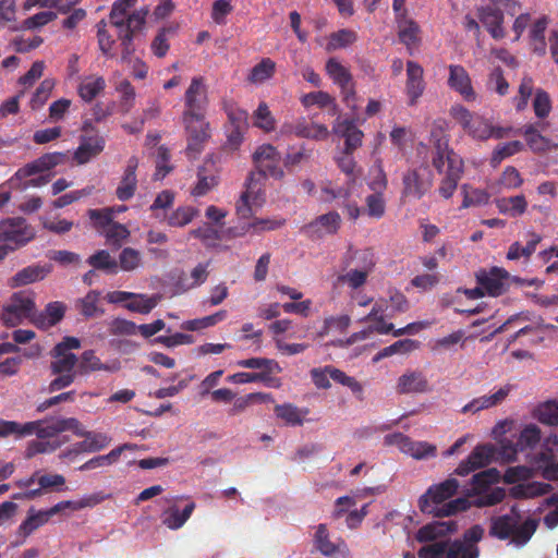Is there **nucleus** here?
Segmentation results:
<instances>
[{"label":"nucleus","mask_w":558,"mask_h":558,"mask_svg":"<svg viewBox=\"0 0 558 558\" xmlns=\"http://www.w3.org/2000/svg\"><path fill=\"white\" fill-rule=\"evenodd\" d=\"M253 161L256 170L247 177L245 181L246 190L236 203V213L242 218H248L252 215L250 199L257 201L262 197L267 177L275 180L284 178V171L280 167L281 156L272 145L264 144L257 147L253 154Z\"/></svg>","instance_id":"1"},{"label":"nucleus","mask_w":558,"mask_h":558,"mask_svg":"<svg viewBox=\"0 0 558 558\" xmlns=\"http://www.w3.org/2000/svg\"><path fill=\"white\" fill-rule=\"evenodd\" d=\"M133 0H116L112 4L109 23L116 29L118 39L122 48L121 60L129 62L135 51L134 39L143 31L146 24V17L149 12L147 8L129 13L135 5Z\"/></svg>","instance_id":"2"},{"label":"nucleus","mask_w":558,"mask_h":558,"mask_svg":"<svg viewBox=\"0 0 558 558\" xmlns=\"http://www.w3.org/2000/svg\"><path fill=\"white\" fill-rule=\"evenodd\" d=\"M459 488V482L453 478L432 485L418 500V508L423 513L434 517H450L458 512L465 511L471 507V502L465 497H459L448 502Z\"/></svg>","instance_id":"3"},{"label":"nucleus","mask_w":558,"mask_h":558,"mask_svg":"<svg viewBox=\"0 0 558 558\" xmlns=\"http://www.w3.org/2000/svg\"><path fill=\"white\" fill-rule=\"evenodd\" d=\"M450 116L470 137L476 141L501 140L508 136L512 130L511 128L496 126L489 119L477 112H472L459 104L450 108Z\"/></svg>","instance_id":"4"},{"label":"nucleus","mask_w":558,"mask_h":558,"mask_svg":"<svg viewBox=\"0 0 558 558\" xmlns=\"http://www.w3.org/2000/svg\"><path fill=\"white\" fill-rule=\"evenodd\" d=\"M499 481L500 473L495 468L474 474L471 482V496H475L476 498L474 499L473 505L478 508H483L500 504L506 497L505 489L501 487L489 488L493 484H496Z\"/></svg>","instance_id":"5"},{"label":"nucleus","mask_w":558,"mask_h":558,"mask_svg":"<svg viewBox=\"0 0 558 558\" xmlns=\"http://www.w3.org/2000/svg\"><path fill=\"white\" fill-rule=\"evenodd\" d=\"M182 123L186 133V156L195 159L210 137L209 122L206 120V113L182 112Z\"/></svg>","instance_id":"6"},{"label":"nucleus","mask_w":558,"mask_h":558,"mask_svg":"<svg viewBox=\"0 0 558 558\" xmlns=\"http://www.w3.org/2000/svg\"><path fill=\"white\" fill-rule=\"evenodd\" d=\"M34 313V294L26 291H19L13 293L9 303L3 306L1 320L7 327H15L24 319H29L33 323Z\"/></svg>","instance_id":"7"},{"label":"nucleus","mask_w":558,"mask_h":558,"mask_svg":"<svg viewBox=\"0 0 558 558\" xmlns=\"http://www.w3.org/2000/svg\"><path fill=\"white\" fill-rule=\"evenodd\" d=\"M384 442L388 446L398 447L403 453L409 454L416 460L434 458L437 454V447L435 445L427 441L412 440L402 433L386 435Z\"/></svg>","instance_id":"8"},{"label":"nucleus","mask_w":558,"mask_h":558,"mask_svg":"<svg viewBox=\"0 0 558 558\" xmlns=\"http://www.w3.org/2000/svg\"><path fill=\"white\" fill-rule=\"evenodd\" d=\"M35 236L34 229L24 218H10L0 225V241L13 243L15 247L23 246Z\"/></svg>","instance_id":"9"},{"label":"nucleus","mask_w":558,"mask_h":558,"mask_svg":"<svg viewBox=\"0 0 558 558\" xmlns=\"http://www.w3.org/2000/svg\"><path fill=\"white\" fill-rule=\"evenodd\" d=\"M496 453L497 448L492 444L477 445L469 457L460 462L454 473L465 476L477 469L485 468L496 459Z\"/></svg>","instance_id":"10"},{"label":"nucleus","mask_w":558,"mask_h":558,"mask_svg":"<svg viewBox=\"0 0 558 558\" xmlns=\"http://www.w3.org/2000/svg\"><path fill=\"white\" fill-rule=\"evenodd\" d=\"M209 105L207 86L203 76H194L184 94L183 112L207 113Z\"/></svg>","instance_id":"11"},{"label":"nucleus","mask_w":558,"mask_h":558,"mask_svg":"<svg viewBox=\"0 0 558 558\" xmlns=\"http://www.w3.org/2000/svg\"><path fill=\"white\" fill-rule=\"evenodd\" d=\"M476 282L482 286L485 293L496 298L507 290L509 272L500 267H492L488 271L481 269L476 272Z\"/></svg>","instance_id":"12"},{"label":"nucleus","mask_w":558,"mask_h":558,"mask_svg":"<svg viewBox=\"0 0 558 558\" xmlns=\"http://www.w3.org/2000/svg\"><path fill=\"white\" fill-rule=\"evenodd\" d=\"M326 72L332 82L340 87L343 101L347 106H351V100L354 99L355 90L353 77L350 71L338 60L331 58L326 63Z\"/></svg>","instance_id":"13"},{"label":"nucleus","mask_w":558,"mask_h":558,"mask_svg":"<svg viewBox=\"0 0 558 558\" xmlns=\"http://www.w3.org/2000/svg\"><path fill=\"white\" fill-rule=\"evenodd\" d=\"M476 16L492 38L500 40L506 37L507 33L504 26L505 14L502 10L493 5H481L476 8Z\"/></svg>","instance_id":"14"},{"label":"nucleus","mask_w":558,"mask_h":558,"mask_svg":"<svg viewBox=\"0 0 558 558\" xmlns=\"http://www.w3.org/2000/svg\"><path fill=\"white\" fill-rule=\"evenodd\" d=\"M426 88L424 81V69L423 66L412 60L407 62V82H405V94L409 99V106H415L418 99L422 97Z\"/></svg>","instance_id":"15"},{"label":"nucleus","mask_w":558,"mask_h":558,"mask_svg":"<svg viewBox=\"0 0 558 558\" xmlns=\"http://www.w3.org/2000/svg\"><path fill=\"white\" fill-rule=\"evenodd\" d=\"M448 71V86L458 93L465 101H474L476 99V93L472 86L468 71L460 64H450Z\"/></svg>","instance_id":"16"},{"label":"nucleus","mask_w":558,"mask_h":558,"mask_svg":"<svg viewBox=\"0 0 558 558\" xmlns=\"http://www.w3.org/2000/svg\"><path fill=\"white\" fill-rule=\"evenodd\" d=\"M332 132L344 138L343 150L345 153H354L360 146L364 137L363 132L355 125L353 120L338 118L333 125Z\"/></svg>","instance_id":"17"},{"label":"nucleus","mask_w":558,"mask_h":558,"mask_svg":"<svg viewBox=\"0 0 558 558\" xmlns=\"http://www.w3.org/2000/svg\"><path fill=\"white\" fill-rule=\"evenodd\" d=\"M403 191L405 197L422 198L433 186L432 174L423 175L418 170H409L403 174Z\"/></svg>","instance_id":"18"},{"label":"nucleus","mask_w":558,"mask_h":558,"mask_svg":"<svg viewBox=\"0 0 558 558\" xmlns=\"http://www.w3.org/2000/svg\"><path fill=\"white\" fill-rule=\"evenodd\" d=\"M106 141L99 134H82L80 145L74 151V160L78 165L87 163L105 149Z\"/></svg>","instance_id":"19"},{"label":"nucleus","mask_w":558,"mask_h":558,"mask_svg":"<svg viewBox=\"0 0 558 558\" xmlns=\"http://www.w3.org/2000/svg\"><path fill=\"white\" fill-rule=\"evenodd\" d=\"M74 434L77 436L84 437L85 439L78 444H76V448L74 450H70L66 453H62L61 457H68L71 453L77 454L81 451L85 452H97L106 447L111 441V438L104 433L96 432H86L81 428V426L76 429H72Z\"/></svg>","instance_id":"20"},{"label":"nucleus","mask_w":558,"mask_h":558,"mask_svg":"<svg viewBox=\"0 0 558 558\" xmlns=\"http://www.w3.org/2000/svg\"><path fill=\"white\" fill-rule=\"evenodd\" d=\"M283 133H293L301 138H310L316 141L326 140L329 131L326 125L318 123H308L305 119H300L295 123L284 124L282 126Z\"/></svg>","instance_id":"21"},{"label":"nucleus","mask_w":558,"mask_h":558,"mask_svg":"<svg viewBox=\"0 0 558 558\" xmlns=\"http://www.w3.org/2000/svg\"><path fill=\"white\" fill-rule=\"evenodd\" d=\"M197 181L191 190V195L194 197H202L216 189L219 184V177L214 162L206 161L197 169Z\"/></svg>","instance_id":"22"},{"label":"nucleus","mask_w":558,"mask_h":558,"mask_svg":"<svg viewBox=\"0 0 558 558\" xmlns=\"http://www.w3.org/2000/svg\"><path fill=\"white\" fill-rule=\"evenodd\" d=\"M33 423H35L33 434H36L40 439L52 438L59 433L76 429L82 426L75 417L58 418L50 424H46V421L40 420Z\"/></svg>","instance_id":"23"},{"label":"nucleus","mask_w":558,"mask_h":558,"mask_svg":"<svg viewBox=\"0 0 558 558\" xmlns=\"http://www.w3.org/2000/svg\"><path fill=\"white\" fill-rule=\"evenodd\" d=\"M52 270L50 264H34L19 270L10 280L11 288L24 287L44 280Z\"/></svg>","instance_id":"24"},{"label":"nucleus","mask_w":558,"mask_h":558,"mask_svg":"<svg viewBox=\"0 0 558 558\" xmlns=\"http://www.w3.org/2000/svg\"><path fill=\"white\" fill-rule=\"evenodd\" d=\"M138 167V159L132 156L128 160L120 184L116 190V195L119 201L126 202L131 199L137 187L136 169Z\"/></svg>","instance_id":"25"},{"label":"nucleus","mask_w":558,"mask_h":558,"mask_svg":"<svg viewBox=\"0 0 558 558\" xmlns=\"http://www.w3.org/2000/svg\"><path fill=\"white\" fill-rule=\"evenodd\" d=\"M65 314V305L62 302H50L45 311L37 313L35 311L33 324L39 329H48L61 322Z\"/></svg>","instance_id":"26"},{"label":"nucleus","mask_w":558,"mask_h":558,"mask_svg":"<svg viewBox=\"0 0 558 558\" xmlns=\"http://www.w3.org/2000/svg\"><path fill=\"white\" fill-rule=\"evenodd\" d=\"M458 524L453 520L449 521H434L428 523L421 529H418L416 533V539L420 543H426L435 541L438 537L446 536L448 534H452L457 532Z\"/></svg>","instance_id":"27"},{"label":"nucleus","mask_w":558,"mask_h":558,"mask_svg":"<svg viewBox=\"0 0 558 558\" xmlns=\"http://www.w3.org/2000/svg\"><path fill=\"white\" fill-rule=\"evenodd\" d=\"M445 177L440 181L438 192L441 197L448 199L450 198L458 187V183L463 174V160L462 159H451L450 160V170L445 171Z\"/></svg>","instance_id":"28"},{"label":"nucleus","mask_w":558,"mask_h":558,"mask_svg":"<svg viewBox=\"0 0 558 558\" xmlns=\"http://www.w3.org/2000/svg\"><path fill=\"white\" fill-rule=\"evenodd\" d=\"M511 386L506 385L499 388L495 393L490 396H482L473 399L469 403H466L462 409V413H476L481 410L489 409L500 404L510 393Z\"/></svg>","instance_id":"29"},{"label":"nucleus","mask_w":558,"mask_h":558,"mask_svg":"<svg viewBox=\"0 0 558 558\" xmlns=\"http://www.w3.org/2000/svg\"><path fill=\"white\" fill-rule=\"evenodd\" d=\"M428 390V380L422 372H407L397 383V391L400 395L423 393Z\"/></svg>","instance_id":"30"},{"label":"nucleus","mask_w":558,"mask_h":558,"mask_svg":"<svg viewBox=\"0 0 558 558\" xmlns=\"http://www.w3.org/2000/svg\"><path fill=\"white\" fill-rule=\"evenodd\" d=\"M314 547L324 556L331 557L342 549H347L344 541L333 543L330 541L326 524H319L314 535Z\"/></svg>","instance_id":"31"},{"label":"nucleus","mask_w":558,"mask_h":558,"mask_svg":"<svg viewBox=\"0 0 558 558\" xmlns=\"http://www.w3.org/2000/svg\"><path fill=\"white\" fill-rule=\"evenodd\" d=\"M132 445L130 444H123L121 446H118L117 448L112 449L109 453L97 456L85 463H83L78 470L80 471H90L99 468H108L114 463H117L124 450L132 449Z\"/></svg>","instance_id":"32"},{"label":"nucleus","mask_w":558,"mask_h":558,"mask_svg":"<svg viewBox=\"0 0 558 558\" xmlns=\"http://www.w3.org/2000/svg\"><path fill=\"white\" fill-rule=\"evenodd\" d=\"M275 414L289 426H302L305 416L310 413L308 409H299L292 403L275 405Z\"/></svg>","instance_id":"33"},{"label":"nucleus","mask_w":558,"mask_h":558,"mask_svg":"<svg viewBox=\"0 0 558 558\" xmlns=\"http://www.w3.org/2000/svg\"><path fill=\"white\" fill-rule=\"evenodd\" d=\"M341 218L337 211H329L327 214L320 215L314 221L302 228V232L312 235V233L316 232L318 227H322L326 230L327 233L333 234L340 228Z\"/></svg>","instance_id":"34"},{"label":"nucleus","mask_w":558,"mask_h":558,"mask_svg":"<svg viewBox=\"0 0 558 558\" xmlns=\"http://www.w3.org/2000/svg\"><path fill=\"white\" fill-rule=\"evenodd\" d=\"M52 361L50 362V371L51 373H68V374H76L78 369L75 371V366L78 362L77 356L74 353H64L58 354L57 349H52L50 352Z\"/></svg>","instance_id":"35"},{"label":"nucleus","mask_w":558,"mask_h":558,"mask_svg":"<svg viewBox=\"0 0 558 558\" xmlns=\"http://www.w3.org/2000/svg\"><path fill=\"white\" fill-rule=\"evenodd\" d=\"M301 104L305 107L316 106L320 109L330 108V113L336 114L338 112V105L336 99L327 92L318 90L305 94L301 97Z\"/></svg>","instance_id":"36"},{"label":"nucleus","mask_w":558,"mask_h":558,"mask_svg":"<svg viewBox=\"0 0 558 558\" xmlns=\"http://www.w3.org/2000/svg\"><path fill=\"white\" fill-rule=\"evenodd\" d=\"M496 206L499 213L511 217H518L525 213L527 202L524 195H515L496 199Z\"/></svg>","instance_id":"37"},{"label":"nucleus","mask_w":558,"mask_h":558,"mask_svg":"<svg viewBox=\"0 0 558 558\" xmlns=\"http://www.w3.org/2000/svg\"><path fill=\"white\" fill-rule=\"evenodd\" d=\"M478 546L464 544L460 539L446 541L444 558H478Z\"/></svg>","instance_id":"38"},{"label":"nucleus","mask_w":558,"mask_h":558,"mask_svg":"<svg viewBox=\"0 0 558 558\" xmlns=\"http://www.w3.org/2000/svg\"><path fill=\"white\" fill-rule=\"evenodd\" d=\"M195 502H189L182 511H180L177 507H171L163 518V524L171 529L178 530L184 525V523L190 519L193 511L195 510Z\"/></svg>","instance_id":"39"},{"label":"nucleus","mask_w":558,"mask_h":558,"mask_svg":"<svg viewBox=\"0 0 558 558\" xmlns=\"http://www.w3.org/2000/svg\"><path fill=\"white\" fill-rule=\"evenodd\" d=\"M105 87L106 81L104 77L88 76L81 82L77 92L84 101L90 102L105 89Z\"/></svg>","instance_id":"40"},{"label":"nucleus","mask_w":558,"mask_h":558,"mask_svg":"<svg viewBox=\"0 0 558 558\" xmlns=\"http://www.w3.org/2000/svg\"><path fill=\"white\" fill-rule=\"evenodd\" d=\"M515 517L509 514L494 518L489 529L490 536L499 539L512 537V533L514 532L513 529L515 527Z\"/></svg>","instance_id":"41"},{"label":"nucleus","mask_w":558,"mask_h":558,"mask_svg":"<svg viewBox=\"0 0 558 558\" xmlns=\"http://www.w3.org/2000/svg\"><path fill=\"white\" fill-rule=\"evenodd\" d=\"M48 521L49 519L44 510L36 511L34 508H31L26 519L19 526V534L26 538Z\"/></svg>","instance_id":"42"},{"label":"nucleus","mask_w":558,"mask_h":558,"mask_svg":"<svg viewBox=\"0 0 558 558\" xmlns=\"http://www.w3.org/2000/svg\"><path fill=\"white\" fill-rule=\"evenodd\" d=\"M326 371L333 381L348 387L360 400H363V386L354 377L347 375L332 365H326Z\"/></svg>","instance_id":"43"},{"label":"nucleus","mask_w":558,"mask_h":558,"mask_svg":"<svg viewBox=\"0 0 558 558\" xmlns=\"http://www.w3.org/2000/svg\"><path fill=\"white\" fill-rule=\"evenodd\" d=\"M87 263L98 270H104L108 274L118 272V262L111 257L110 253L106 250H99L95 254L90 255Z\"/></svg>","instance_id":"44"},{"label":"nucleus","mask_w":558,"mask_h":558,"mask_svg":"<svg viewBox=\"0 0 558 558\" xmlns=\"http://www.w3.org/2000/svg\"><path fill=\"white\" fill-rule=\"evenodd\" d=\"M538 522L535 519H526L524 522L519 523V520L515 519V527L512 533L511 541L515 545H524L526 544L532 535L535 533L537 529Z\"/></svg>","instance_id":"45"},{"label":"nucleus","mask_w":558,"mask_h":558,"mask_svg":"<svg viewBox=\"0 0 558 558\" xmlns=\"http://www.w3.org/2000/svg\"><path fill=\"white\" fill-rule=\"evenodd\" d=\"M198 215V210L192 206H180L167 217V225L174 228H182Z\"/></svg>","instance_id":"46"},{"label":"nucleus","mask_w":558,"mask_h":558,"mask_svg":"<svg viewBox=\"0 0 558 558\" xmlns=\"http://www.w3.org/2000/svg\"><path fill=\"white\" fill-rule=\"evenodd\" d=\"M110 25L109 21L101 20L97 23V39L100 51L108 58H113V46L116 40L113 36L109 33L108 26Z\"/></svg>","instance_id":"47"},{"label":"nucleus","mask_w":558,"mask_h":558,"mask_svg":"<svg viewBox=\"0 0 558 558\" xmlns=\"http://www.w3.org/2000/svg\"><path fill=\"white\" fill-rule=\"evenodd\" d=\"M238 365L244 368L262 369L260 373H267L269 376L271 373H280L281 367L277 361L266 357H251L241 360Z\"/></svg>","instance_id":"48"},{"label":"nucleus","mask_w":558,"mask_h":558,"mask_svg":"<svg viewBox=\"0 0 558 558\" xmlns=\"http://www.w3.org/2000/svg\"><path fill=\"white\" fill-rule=\"evenodd\" d=\"M275 70L276 63L269 58H264L251 70L248 81L254 84L263 83L272 77Z\"/></svg>","instance_id":"49"},{"label":"nucleus","mask_w":558,"mask_h":558,"mask_svg":"<svg viewBox=\"0 0 558 558\" xmlns=\"http://www.w3.org/2000/svg\"><path fill=\"white\" fill-rule=\"evenodd\" d=\"M35 423L20 424L14 421H5L0 418V437L16 435L17 437L33 435Z\"/></svg>","instance_id":"50"},{"label":"nucleus","mask_w":558,"mask_h":558,"mask_svg":"<svg viewBox=\"0 0 558 558\" xmlns=\"http://www.w3.org/2000/svg\"><path fill=\"white\" fill-rule=\"evenodd\" d=\"M159 296L146 294H137V298L131 299V302L126 303L124 307L131 312L140 314L150 313L158 304Z\"/></svg>","instance_id":"51"},{"label":"nucleus","mask_w":558,"mask_h":558,"mask_svg":"<svg viewBox=\"0 0 558 558\" xmlns=\"http://www.w3.org/2000/svg\"><path fill=\"white\" fill-rule=\"evenodd\" d=\"M104 233L107 243L116 250L120 248L131 234L126 226L119 222L110 225Z\"/></svg>","instance_id":"52"},{"label":"nucleus","mask_w":558,"mask_h":558,"mask_svg":"<svg viewBox=\"0 0 558 558\" xmlns=\"http://www.w3.org/2000/svg\"><path fill=\"white\" fill-rule=\"evenodd\" d=\"M420 26L413 20H405L403 24H399V40L408 48H412L418 43Z\"/></svg>","instance_id":"53"},{"label":"nucleus","mask_w":558,"mask_h":558,"mask_svg":"<svg viewBox=\"0 0 558 558\" xmlns=\"http://www.w3.org/2000/svg\"><path fill=\"white\" fill-rule=\"evenodd\" d=\"M536 418L546 425L558 427V401L539 404L535 411Z\"/></svg>","instance_id":"54"},{"label":"nucleus","mask_w":558,"mask_h":558,"mask_svg":"<svg viewBox=\"0 0 558 558\" xmlns=\"http://www.w3.org/2000/svg\"><path fill=\"white\" fill-rule=\"evenodd\" d=\"M541 441V429L534 425H526L517 439L519 449L523 452L533 449Z\"/></svg>","instance_id":"55"},{"label":"nucleus","mask_w":558,"mask_h":558,"mask_svg":"<svg viewBox=\"0 0 558 558\" xmlns=\"http://www.w3.org/2000/svg\"><path fill=\"white\" fill-rule=\"evenodd\" d=\"M524 145L520 141H512L498 145L492 155L490 162L493 166L499 165L504 159L513 156L523 150Z\"/></svg>","instance_id":"56"},{"label":"nucleus","mask_w":558,"mask_h":558,"mask_svg":"<svg viewBox=\"0 0 558 558\" xmlns=\"http://www.w3.org/2000/svg\"><path fill=\"white\" fill-rule=\"evenodd\" d=\"M550 486L543 483L519 484L511 489L517 498H533L545 495L549 492Z\"/></svg>","instance_id":"57"},{"label":"nucleus","mask_w":558,"mask_h":558,"mask_svg":"<svg viewBox=\"0 0 558 558\" xmlns=\"http://www.w3.org/2000/svg\"><path fill=\"white\" fill-rule=\"evenodd\" d=\"M227 317L226 311H219L213 315L203 318L186 320L182 324V328L189 331H195L204 328L211 327Z\"/></svg>","instance_id":"58"},{"label":"nucleus","mask_w":558,"mask_h":558,"mask_svg":"<svg viewBox=\"0 0 558 558\" xmlns=\"http://www.w3.org/2000/svg\"><path fill=\"white\" fill-rule=\"evenodd\" d=\"M229 379L231 381H233L234 384H247V383L263 381L267 386H271V387L279 386V380L272 378L267 373L241 372V373L233 374L232 376L229 377Z\"/></svg>","instance_id":"59"},{"label":"nucleus","mask_w":558,"mask_h":558,"mask_svg":"<svg viewBox=\"0 0 558 558\" xmlns=\"http://www.w3.org/2000/svg\"><path fill=\"white\" fill-rule=\"evenodd\" d=\"M253 116L255 126L266 132L275 130L276 121L266 102H260Z\"/></svg>","instance_id":"60"},{"label":"nucleus","mask_w":558,"mask_h":558,"mask_svg":"<svg viewBox=\"0 0 558 558\" xmlns=\"http://www.w3.org/2000/svg\"><path fill=\"white\" fill-rule=\"evenodd\" d=\"M142 263L141 253L132 247H124L118 262V268L120 267L123 271H133L140 267Z\"/></svg>","instance_id":"61"},{"label":"nucleus","mask_w":558,"mask_h":558,"mask_svg":"<svg viewBox=\"0 0 558 558\" xmlns=\"http://www.w3.org/2000/svg\"><path fill=\"white\" fill-rule=\"evenodd\" d=\"M372 270V265L364 267L363 269H351L344 275L338 277L340 282L347 283L352 289H359L365 284L367 277Z\"/></svg>","instance_id":"62"},{"label":"nucleus","mask_w":558,"mask_h":558,"mask_svg":"<svg viewBox=\"0 0 558 558\" xmlns=\"http://www.w3.org/2000/svg\"><path fill=\"white\" fill-rule=\"evenodd\" d=\"M108 369V367L101 363L100 359L95 354V351L87 350L81 355L78 364V373L84 375L89 372Z\"/></svg>","instance_id":"63"},{"label":"nucleus","mask_w":558,"mask_h":558,"mask_svg":"<svg viewBox=\"0 0 558 558\" xmlns=\"http://www.w3.org/2000/svg\"><path fill=\"white\" fill-rule=\"evenodd\" d=\"M357 39V35L355 32L351 29H340L330 35L328 49L336 50L340 48H345L352 45Z\"/></svg>","instance_id":"64"}]
</instances>
